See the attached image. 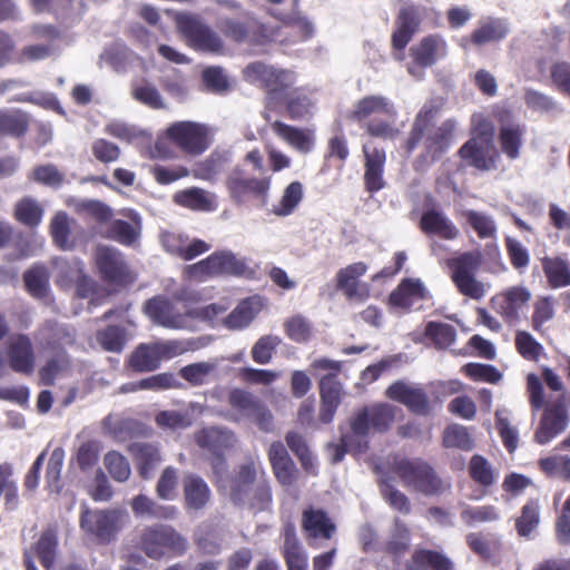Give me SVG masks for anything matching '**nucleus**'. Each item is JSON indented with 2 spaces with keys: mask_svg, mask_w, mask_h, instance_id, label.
I'll return each instance as SVG.
<instances>
[{
  "mask_svg": "<svg viewBox=\"0 0 570 570\" xmlns=\"http://www.w3.org/2000/svg\"><path fill=\"white\" fill-rule=\"evenodd\" d=\"M138 548L150 559L184 556L189 549L187 538L168 524H154L141 529Z\"/></svg>",
  "mask_w": 570,
  "mask_h": 570,
  "instance_id": "f257e3e1",
  "label": "nucleus"
},
{
  "mask_svg": "<svg viewBox=\"0 0 570 570\" xmlns=\"http://www.w3.org/2000/svg\"><path fill=\"white\" fill-rule=\"evenodd\" d=\"M460 157L466 165L482 171L497 168L499 154L493 144V127L482 120L475 126V136L469 139L460 149Z\"/></svg>",
  "mask_w": 570,
  "mask_h": 570,
  "instance_id": "f03ea898",
  "label": "nucleus"
},
{
  "mask_svg": "<svg viewBox=\"0 0 570 570\" xmlns=\"http://www.w3.org/2000/svg\"><path fill=\"white\" fill-rule=\"evenodd\" d=\"M245 77L252 82L259 81L267 89V107L274 100L286 98L287 90L295 83L293 71L277 69L261 61L249 63L245 69Z\"/></svg>",
  "mask_w": 570,
  "mask_h": 570,
  "instance_id": "7ed1b4c3",
  "label": "nucleus"
},
{
  "mask_svg": "<svg viewBox=\"0 0 570 570\" xmlns=\"http://www.w3.org/2000/svg\"><path fill=\"white\" fill-rule=\"evenodd\" d=\"M176 23L188 43L195 49L208 52H222L220 37L207 26L199 17L191 13H178Z\"/></svg>",
  "mask_w": 570,
  "mask_h": 570,
  "instance_id": "20e7f679",
  "label": "nucleus"
},
{
  "mask_svg": "<svg viewBox=\"0 0 570 570\" xmlns=\"http://www.w3.org/2000/svg\"><path fill=\"white\" fill-rule=\"evenodd\" d=\"M396 406L389 403H377L364 406L351 420V431L355 438H366L370 430L386 431L394 421Z\"/></svg>",
  "mask_w": 570,
  "mask_h": 570,
  "instance_id": "39448f33",
  "label": "nucleus"
},
{
  "mask_svg": "<svg viewBox=\"0 0 570 570\" xmlns=\"http://www.w3.org/2000/svg\"><path fill=\"white\" fill-rule=\"evenodd\" d=\"M395 472L406 485L424 494H434L441 489L440 479L424 461L402 459L395 463Z\"/></svg>",
  "mask_w": 570,
  "mask_h": 570,
  "instance_id": "423d86ee",
  "label": "nucleus"
},
{
  "mask_svg": "<svg viewBox=\"0 0 570 570\" xmlns=\"http://www.w3.org/2000/svg\"><path fill=\"white\" fill-rule=\"evenodd\" d=\"M124 518L125 514L117 510L92 511L86 508L80 517V527L98 541L109 542L120 530Z\"/></svg>",
  "mask_w": 570,
  "mask_h": 570,
  "instance_id": "0eeeda50",
  "label": "nucleus"
},
{
  "mask_svg": "<svg viewBox=\"0 0 570 570\" xmlns=\"http://www.w3.org/2000/svg\"><path fill=\"white\" fill-rule=\"evenodd\" d=\"M195 441L199 448L213 455V469L218 473L225 469L224 454L235 445L236 436L227 428L208 426L195 434Z\"/></svg>",
  "mask_w": 570,
  "mask_h": 570,
  "instance_id": "6e6552de",
  "label": "nucleus"
},
{
  "mask_svg": "<svg viewBox=\"0 0 570 570\" xmlns=\"http://www.w3.org/2000/svg\"><path fill=\"white\" fill-rule=\"evenodd\" d=\"M7 357L14 372L31 374L36 365V353L30 337L26 334L10 335L7 340Z\"/></svg>",
  "mask_w": 570,
  "mask_h": 570,
  "instance_id": "1a4fd4ad",
  "label": "nucleus"
},
{
  "mask_svg": "<svg viewBox=\"0 0 570 570\" xmlns=\"http://www.w3.org/2000/svg\"><path fill=\"white\" fill-rule=\"evenodd\" d=\"M386 396L405 405L411 412L419 415H428L430 403L424 390L413 383L396 381L385 392Z\"/></svg>",
  "mask_w": 570,
  "mask_h": 570,
  "instance_id": "9d476101",
  "label": "nucleus"
},
{
  "mask_svg": "<svg viewBox=\"0 0 570 570\" xmlns=\"http://www.w3.org/2000/svg\"><path fill=\"white\" fill-rule=\"evenodd\" d=\"M144 311L157 325L183 330L187 327V314L176 311L174 304L164 296H156L145 303Z\"/></svg>",
  "mask_w": 570,
  "mask_h": 570,
  "instance_id": "9b49d317",
  "label": "nucleus"
},
{
  "mask_svg": "<svg viewBox=\"0 0 570 570\" xmlns=\"http://www.w3.org/2000/svg\"><path fill=\"white\" fill-rule=\"evenodd\" d=\"M425 14V8L412 2L403 1L396 22L397 29L392 36L393 46L396 49H404L419 30L422 19Z\"/></svg>",
  "mask_w": 570,
  "mask_h": 570,
  "instance_id": "f8f14e48",
  "label": "nucleus"
},
{
  "mask_svg": "<svg viewBox=\"0 0 570 570\" xmlns=\"http://www.w3.org/2000/svg\"><path fill=\"white\" fill-rule=\"evenodd\" d=\"M167 135L187 153L200 154L207 148L205 128L197 122H176L167 129Z\"/></svg>",
  "mask_w": 570,
  "mask_h": 570,
  "instance_id": "ddd939ff",
  "label": "nucleus"
},
{
  "mask_svg": "<svg viewBox=\"0 0 570 570\" xmlns=\"http://www.w3.org/2000/svg\"><path fill=\"white\" fill-rule=\"evenodd\" d=\"M495 299L499 302L500 314L508 323L513 324L527 314L531 293L523 286H512Z\"/></svg>",
  "mask_w": 570,
  "mask_h": 570,
  "instance_id": "4468645a",
  "label": "nucleus"
},
{
  "mask_svg": "<svg viewBox=\"0 0 570 570\" xmlns=\"http://www.w3.org/2000/svg\"><path fill=\"white\" fill-rule=\"evenodd\" d=\"M364 154V184L370 193H376L384 188L385 181L383 178L384 165L386 160L385 150L373 146L371 142L363 145Z\"/></svg>",
  "mask_w": 570,
  "mask_h": 570,
  "instance_id": "2eb2a0df",
  "label": "nucleus"
},
{
  "mask_svg": "<svg viewBox=\"0 0 570 570\" xmlns=\"http://www.w3.org/2000/svg\"><path fill=\"white\" fill-rule=\"evenodd\" d=\"M367 271V265L363 262H356L341 268L336 274V287L343 292L350 301H364L367 297L366 285L358 282Z\"/></svg>",
  "mask_w": 570,
  "mask_h": 570,
  "instance_id": "dca6fc26",
  "label": "nucleus"
},
{
  "mask_svg": "<svg viewBox=\"0 0 570 570\" xmlns=\"http://www.w3.org/2000/svg\"><path fill=\"white\" fill-rule=\"evenodd\" d=\"M320 397L321 406L318 411V421L323 424H330L342 402L343 385L337 379L330 375L320 376Z\"/></svg>",
  "mask_w": 570,
  "mask_h": 570,
  "instance_id": "f3484780",
  "label": "nucleus"
},
{
  "mask_svg": "<svg viewBox=\"0 0 570 570\" xmlns=\"http://www.w3.org/2000/svg\"><path fill=\"white\" fill-rule=\"evenodd\" d=\"M227 186L232 198L242 204L249 195L264 196L269 189V179L246 177L240 169H235L228 176Z\"/></svg>",
  "mask_w": 570,
  "mask_h": 570,
  "instance_id": "a211bd4d",
  "label": "nucleus"
},
{
  "mask_svg": "<svg viewBox=\"0 0 570 570\" xmlns=\"http://www.w3.org/2000/svg\"><path fill=\"white\" fill-rule=\"evenodd\" d=\"M95 258L97 267L105 279L115 283L124 282L127 275V265L117 248L100 245L96 249Z\"/></svg>",
  "mask_w": 570,
  "mask_h": 570,
  "instance_id": "6ab92c4d",
  "label": "nucleus"
},
{
  "mask_svg": "<svg viewBox=\"0 0 570 570\" xmlns=\"http://www.w3.org/2000/svg\"><path fill=\"white\" fill-rule=\"evenodd\" d=\"M448 55V43L441 35H429L411 48L414 62L422 68L431 67Z\"/></svg>",
  "mask_w": 570,
  "mask_h": 570,
  "instance_id": "aec40b11",
  "label": "nucleus"
},
{
  "mask_svg": "<svg viewBox=\"0 0 570 570\" xmlns=\"http://www.w3.org/2000/svg\"><path fill=\"white\" fill-rule=\"evenodd\" d=\"M568 424L567 409L563 404H556L546 409L540 425L535 432V441L540 444L550 442L566 430Z\"/></svg>",
  "mask_w": 570,
  "mask_h": 570,
  "instance_id": "412c9836",
  "label": "nucleus"
},
{
  "mask_svg": "<svg viewBox=\"0 0 570 570\" xmlns=\"http://www.w3.org/2000/svg\"><path fill=\"white\" fill-rule=\"evenodd\" d=\"M302 525L309 540H328L332 538L336 529L335 524L324 510L314 509L313 507L303 511Z\"/></svg>",
  "mask_w": 570,
  "mask_h": 570,
  "instance_id": "4be33fe9",
  "label": "nucleus"
},
{
  "mask_svg": "<svg viewBox=\"0 0 570 570\" xmlns=\"http://www.w3.org/2000/svg\"><path fill=\"white\" fill-rule=\"evenodd\" d=\"M212 498L208 484L198 475L187 474L184 478V500L187 511H199L206 508Z\"/></svg>",
  "mask_w": 570,
  "mask_h": 570,
  "instance_id": "5701e85b",
  "label": "nucleus"
},
{
  "mask_svg": "<svg viewBox=\"0 0 570 570\" xmlns=\"http://www.w3.org/2000/svg\"><path fill=\"white\" fill-rule=\"evenodd\" d=\"M373 115H385L395 118L396 109L394 104L384 96H366L355 104L352 118L360 122Z\"/></svg>",
  "mask_w": 570,
  "mask_h": 570,
  "instance_id": "b1692460",
  "label": "nucleus"
},
{
  "mask_svg": "<svg viewBox=\"0 0 570 570\" xmlns=\"http://www.w3.org/2000/svg\"><path fill=\"white\" fill-rule=\"evenodd\" d=\"M456 125V120L450 118L443 121L438 128L429 130L425 148L433 160L440 158L450 148L454 139Z\"/></svg>",
  "mask_w": 570,
  "mask_h": 570,
  "instance_id": "393cba45",
  "label": "nucleus"
},
{
  "mask_svg": "<svg viewBox=\"0 0 570 570\" xmlns=\"http://www.w3.org/2000/svg\"><path fill=\"white\" fill-rule=\"evenodd\" d=\"M256 471L253 463L240 465L236 475L229 481L228 491L232 501L237 505H246L254 488Z\"/></svg>",
  "mask_w": 570,
  "mask_h": 570,
  "instance_id": "a878e982",
  "label": "nucleus"
},
{
  "mask_svg": "<svg viewBox=\"0 0 570 570\" xmlns=\"http://www.w3.org/2000/svg\"><path fill=\"white\" fill-rule=\"evenodd\" d=\"M283 554L288 570L307 569V556L296 538L295 527L289 523L284 528Z\"/></svg>",
  "mask_w": 570,
  "mask_h": 570,
  "instance_id": "bb28decb",
  "label": "nucleus"
},
{
  "mask_svg": "<svg viewBox=\"0 0 570 570\" xmlns=\"http://www.w3.org/2000/svg\"><path fill=\"white\" fill-rule=\"evenodd\" d=\"M130 505L136 517L174 520L178 513L176 507L159 504L145 494H138L135 497L131 500Z\"/></svg>",
  "mask_w": 570,
  "mask_h": 570,
  "instance_id": "cd10ccee",
  "label": "nucleus"
},
{
  "mask_svg": "<svg viewBox=\"0 0 570 570\" xmlns=\"http://www.w3.org/2000/svg\"><path fill=\"white\" fill-rule=\"evenodd\" d=\"M75 336L72 327L56 321L46 322L39 331V340L48 348L71 345Z\"/></svg>",
  "mask_w": 570,
  "mask_h": 570,
  "instance_id": "c85d7f7f",
  "label": "nucleus"
},
{
  "mask_svg": "<svg viewBox=\"0 0 570 570\" xmlns=\"http://www.w3.org/2000/svg\"><path fill=\"white\" fill-rule=\"evenodd\" d=\"M262 308L259 297H248L242 301L224 320L229 330H242L248 326Z\"/></svg>",
  "mask_w": 570,
  "mask_h": 570,
  "instance_id": "c756f323",
  "label": "nucleus"
},
{
  "mask_svg": "<svg viewBox=\"0 0 570 570\" xmlns=\"http://www.w3.org/2000/svg\"><path fill=\"white\" fill-rule=\"evenodd\" d=\"M420 226L425 234H436L445 239H454L459 235L453 223L443 213L434 209L422 215Z\"/></svg>",
  "mask_w": 570,
  "mask_h": 570,
  "instance_id": "7c9ffc66",
  "label": "nucleus"
},
{
  "mask_svg": "<svg viewBox=\"0 0 570 570\" xmlns=\"http://www.w3.org/2000/svg\"><path fill=\"white\" fill-rule=\"evenodd\" d=\"M232 160L229 151H214L207 159L196 165L194 177L207 181H215L224 173Z\"/></svg>",
  "mask_w": 570,
  "mask_h": 570,
  "instance_id": "2f4dec72",
  "label": "nucleus"
},
{
  "mask_svg": "<svg viewBox=\"0 0 570 570\" xmlns=\"http://www.w3.org/2000/svg\"><path fill=\"white\" fill-rule=\"evenodd\" d=\"M272 130L284 141L303 154H307L313 147V137L305 130L286 125L282 121H274Z\"/></svg>",
  "mask_w": 570,
  "mask_h": 570,
  "instance_id": "473e14b6",
  "label": "nucleus"
},
{
  "mask_svg": "<svg viewBox=\"0 0 570 570\" xmlns=\"http://www.w3.org/2000/svg\"><path fill=\"white\" fill-rule=\"evenodd\" d=\"M509 33V26L502 19H485L480 22V26L472 32L471 41L476 46H482L488 42L500 41Z\"/></svg>",
  "mask_w": 570,
  "mask_h": 570,
  "instance_id": "72a5a7b5",
  "label": "nucleus"
},
{
  "mask_svg": "<svg viewBox=\"0 0 570 570\" xmlns=\"http://www.w3.org/2000/svg\"><path fill=\"white\" fill-rule=\"evenodd\" d=\"M426 289L420 279L406 278L391 293V304L409 308L412 305V298H425Z\"/></svg>",
  "mask_w": 570,
  "mask_h": 570,
  "instance_id": "f704fd0d",
  "label": "nucleus"
},
{
  "mask_svg": "<svg viewBox=\"0 0 570 570\" xmlns=\"http://www.w3.org/2000/svg\"><path fill=\"white\" fill-rule=\"evenodd\" d=\"M49 272L45 265L36 264L24 272L23 282L28 293L38 299H43L49 294Z\"/></svg>",
  "mask_w": 570,
  "mask_h": 570,
  "instance_id": "c9c22d12",
  "label": "nucleus"
},
{
  "mask_svg": "<svg viewBox=\"0 0 570 570\" xmlns=\"http://www.w3.org/2000/svg\"><path fill=\"white\" fill-rule=\"evenodd\" d=\"M129 366L138 373L153 372L160 366L154 343L139 344L130 354Z\"/></svg>",
  "mask_w": 570,
  "mask_h": 570,
  "instance_id": "e433bc0d",
  "label": "nucleus"
},
{
  "mask_svg": "<svg viewBox=\"0 0 570 570\" xmlns=\"http://www.w3.org/2000/svg\"><path fill=\"white\" fill-rule=\"evenodd\" d=\"M129 449L138 460L140 476L149 479L153 469L161 461L158 448L150 443L136 442Z\"/></svg>",
  "mask_w": 570,
  "mask_h": 570,
  "instance_id": "4c0bfd02",
  "label": "nucleus"
},
{
  "mask_svg": "<svg viewBox=\"0 0 570 570\" xmlns=\"http://www.w3.org/2000/svg\"><path fill=\"white\" fill-rule=\"evenodd\" d=\"M181 383L171 373H160L138 382L127 383L121 386L122 392H136L138 390L161 391L168 389H179Z\"/></svg>",
  "mask_w": 570,
  "mask_h": 570,
  "instance_id": "58836bf2",
  "label": "nucleus"
},
{
  "mask_svg": "<svg viewBox=\"0 0 570 570\" xmlns=\"http://www.w3.org/2000/svg\"><path fill=\"white\" fill-rule=\"evenodd\" d=\"M70 368L68 354L59 350L55 355L47 360L39 371L40 381L43 385H53L55 381L65 376Z\"/></svg>",
  "mask_w": 570,
  "mask_h": 570,
  "instance_id": "ea45409f",
  "label": "nucleus"
},
{
  "mask_svg": "<svg viewBox=\"0 0 570 570\" xmlns=\"http://www.w3.org/2000/svg\"><path fill=\"white\" fill-rule=\"evenodd\" d=\"M219 365L217 358L206 362H197L179 370V375L193 386H202L209 382Z\"/></svg>",
  "mask_w": 570,
  "mask_h": 570,
  "instance_id": "a19ab883",
  "label": "nucleus"
},
{
  "mask_svg": "<svg viewBox=\"0 0 570 570\" xmlns=\"http://www.w3.org/2000/svg\"><path fill=\"white\" fill-rule=\"evenodd\" d=\"M543 272L554 288L566 287L570 285V268L566 258L558 257H544L542 259Z\"/></svg>",
  "mask_w": 570,
  "mask_h": 570,
  "instance_id": "79ce46f5",
  "label": "nucleus"
},
{
  "mask_svg": "<svg viewBox=\"0 0 570 570\" xmlns=\"http://www.w3.org/2000/svg\"><path fill=\"white\" fill-rule=\"evenodd\" d=\"M68 205L78 214L89 216L99 223L109 220L112 215L111 208L97 199L71 197Z\"/></svg>",
  "mask_w": 570,
  "mask_h": 570,
  "instance_id": "37998d69",
  "label": "nucleus"
},
{
  "mask_svg": "<svg viewBox=\"0 0 570 570\" xmlns=\"http://www.w3.org/2000/svg\"><path fill=\"white\" fill-rule=\"evenodd\" d=\"M452 562L443 554L430 550L416 551L407 564V570H451Z\"/></svg>",
  "mask_w": 570,
  "mask_h": 570,
  "instance_id": "c03bdc74",
  "label": "nucleus"
},
{
  "mask_svg": "<svg viewBox=\"0 0 570 570\" xmlns=\"http://www.w3.org/2000/svg\"><path fill=\"white\" fill-rule=\"evenodd\" d=\"M174 200L178 205L194 210L207 212L213 209V196L198 187H191L176 193Z\"/></svg>",
  "mask_w": 570,
  "mask_h": 570,
  "instance_id": "a18cd8bd",
  "label": "nucleus"
},
{
  "mask_svg": "<svg viewBox=\"0 0 570 570\" xmlns=\"http://www.w3.org/2000/svg\"><path fill=\"white\" fill-rule=\"evenodd\" d=\"M461 520L472 527L476 523L494 522L500 519V512L494 505H469L460 503Z\"/></svg>",
  "mask_w": 570,
  "mask_h": 570,
  "instance_id": "49530a36",
  "label": "nucleus"
},
{
  "mask_svg": "<svg viewBox=\"0 0 570 570\" xmlns=\"http://www.w3.org/2000/svg\"><path fill=\"white\" fill-rule=\"evenodd\" d=\"M304 196V188L299 181L291 183L283 191V195L276 206L274 214L279 217H286L294 213Z\"/></svg>",
  "mask_w": 570,
  "mask_h": 570,
  "instance_id": "de8ad7c7",
  "label": "nucleus"
},
{
  "mask_svg": "<svg viewBox=\"0 0 570 570\" xmlns=\"http://www.w3.org/2000/svg\"><path fill=\"white\" fill-rule=\"evenodd\" d=\"M43 209L39 203L31 197H23L14 207V217L20 223L35 227L41 223Z\"/></svg>",
  "mask_w": 570,
  "mask_h": 570,
  "instance_id": "09e8293b",
  "label": "nucleus"
},
{
  "mask_svg": "<svg viewBox=\"0 0 570 570\" xmlns=\"http://www.w3.org/2000/svg\"><path fill=\"white\" fill-rule=\"evenodd\" d=\"M228 403L239 413L240 417L249 419L254 412H257L261 401L245 390L234 389L228 394Z\"/></svg>",
  "mask_w": 570,
  "mask_h": 570,
  "instance_id": "8fccbe9b",
  "label": "nucleus"
},
{
  "mask_svg": "<svg viewBox=\"0 0 570 570\" xmlns=\"http://www.w3.org/2000/svg\"><path fill=\"white\" fill-rule=\"evenodd\" d=\"M443 445L449 449L471 451L474 448V441L465 426L451 424L443 432Z\"/></svg>",
  "mask_w": 570,
  "mask_h": 570,
  "instance_id": "3c124183",
  "label": "nucleus"
},
{
  "mask_svg": "<svg viewBox=\"0 0 570 570\" xmlns=\"http://www.w3.org/2000/svg\"><path fill=\"white\" fill-rule=\"evenodd\" d=\"M28 128L27 115L20 110L0 111V134L19 137Z\"/></svg>",
  "mask_w": 570,
  "mask_h": 570,
  "instance_id": "603ef678",
  "label": "nucleus"
},
{
  "mask_svg": "<svg viewBox=\"0 0 570 570\" xmlns=\"http://www.w3.org/2000/svg\"><path fill=\"white\" fill-rule=\"evenodd\" d=\"M59 52V46L53 42L29 45L21 49L18 61L21 63L37 62L56 57Z\"/></svg>",
  "mask_w": 570,
  "mask_h": 570,
  "instance_id": "864d4df0",
  "label": "nucleus"
},
{
  "mask_svg": "<svg viewBox=\"0 0 570 570\" xmlns=\"http://www.w3.org/2000/svg\"><path fill=\"white\" fill-rule=\"evenodd\" d=\"M208 264L213 267L215 275L240 274L244 271V264L232 252L227 250L208 256Z\"/></svg>",
  "mask_w": 570,
  "mask_h": 570,
  "instance_id": "5fc2aeb1",
  "label": "nucleus"
},
{
  "mask_svg": "<svg viewBox=\"0 0 570 570\" xmlns=\"http://www.w3.org/2000/svg\"><path fill=\"white\" fill-rule=\"evenodd\" d=\"M471 478L483 487H490L497 481V473L490 462L480 454H474L469 463Z\"/></svg>",
  "mask_w": 570,
  "mask_h": 570,
  "instance_id": "6e6d98bb",
  "label": "nucleus"
},
{
  "mask_svg": "<svg viewBox=\"0 0 570 570\" xmlns=\"http://www.w3.org/2000/svg\"><path fill=\"white\" fill-rule=\"evenodd\" d=\"M139 232V220H135V224H130L126 220L117 219L110 225L108 236L122 245L129 246L138 239Z\"/></svg>",
  "mask_w": 570,
  "mask_h": 570,
  "instance_id": "4d7b16f0",
  "label": "nucleus"
},
{
  "mask_svg": "<svg viewBox=\"0 0 570 570\" xmlns=\"http://www.w3.org/2000/svg\"><path fill=\"white\" fill-rule=\"evenodd\" d=\"M425 335L433 340L439 348H446L456 338L455 328L446 323L429 322L425 326Z\"/></svg>",
  "mask_w": 570,
  "mask_h": 570,
  "instance_id": "13d9d810",
  "label": "nucleus"
},
{
  "mask_svg": "<svg viewBox=\"0 0 570 570\" xmlns=\"http://www.w3.org/2000/svg\"><path fill=\"white\" fill-rule=\"evenodd\" d=\"M104 464L111 478L117 482L127 481L131 474L128 460L119 452L110 451L106 453Z\"/></svg>",
  "mask_w": 570,
  "mask_h": 570,
  "instance_id": "bf43d9fd",
  "label": "nucleus"
},
{
  "mask_svg": "<svg viewBox=\"0 0 570 570\" xmlns=\"http://www.w3.org/2000/svg\"><path fill=\"white\" fill-rule=\"evenodd\" d=\"M481 256L479 253H463L450 261L452 278L462 276H475L480 266Z\"/></svg>",
  "mask_w": 570,
  "mask_h": 570,
  "instance_id": "052dcab7",
  "label": "nucleus"
},
{
  "mask_svg": "<svg viewBox=\"0 0 570 570\" xmlns=\"http://www.w3.org/2000/svg\"><path fill=\"white\" fill-rule=\"evenodd\" d=\"M57 548V535L52 530H46L37 542L36 551L40 563L47 570L51 569L55 562Z\"/></svg>",
  "mask_w": 570,
  "mask_h": 570,
  "instance_id": "680f3d73",
  "label": "nucleus"
},
{
  "mask_svg": "<svg viewBox=\"0 0 570 570\" xmlns=\"http://www.w3.org/2000/svg\"><path fill=\"white\" fill-rule=\"evenodd\" d=\"M63 460L65 451L61 448H56L51 452L46 471L47 487L50 492L58 493L61 490L60 474Z\"/></svg>",
  "mask_w": 570,
  "mask_h": 570,
  "instance_id": "e2e57ef3",
  "label": "nucleus"
},
{
  "mask_svg": "<svg viewBox=\"0 0 570 570\" xmlns=\"http://www.w3.org/2000/svg\"><path fill=\"white\" fill-rule=\"evenodd\" d=\"M523 131L520 126H502L500 141L502 151L511 159L519 157Z\"/></svg>",
  "mask_w": 570,
  "mask_h": 570,
  "instance_id": "0e129e2a",
  "label": "nucleus"
},
{
  "mask_svg": "<svg viewBox=\"0 0 570 570\" xmlns=\"http://www.w3.org/2000/svg\"><path fill=\"white\" fill-rule=\"evenodd\" d=\"M281 338L277 335L262 336L252 348V357L257 364H268L272 361L273 353L281 344Z\"/></svg>",
  "mask_w": 570,
  "mask_h": 570,
  "instance_id": "69168bd1",
  "label": "nucleus"
},
{
  "mask_svg": "<svg viewBox=\"0 0 570 570\" xmlns=\"http://www.w3.org/2000/svg\"><path fill=\"white\" fill-rule=\"evenodd\" d=\"M132 96L137 101H139L140 104H142L151 109L166 108V105L164 102V99H163L160 92L154 85H151L149 82H144V83L134 86Z\"/></svg>",
  "mask_w": 570,
  "mask_h": 570,
  "instance_id": "338daca9",
  "label": "nucleus"
},
{
  "mask_svg": "<svg viewBox=\"0 0 570 570\" xmlns=\"http://www.w3.org/2000/svg\"><path fill=\"white\" fill-rule=\"evenodd\" d=\"M409 546H410L409 529L403 523H401L399 520H395L394 527L390 534V539L386 542V551L394 554L395 557H400L405 553Z\"/></svg>",
  "mask_w": 570,
  "mask_h": 570,
  "instance_id": "774afa93",
  "label": "nucleus"
}]
</instances>
